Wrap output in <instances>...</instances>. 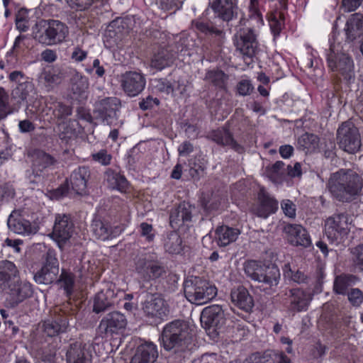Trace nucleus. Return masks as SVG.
Returning <instances> with one entry per match:
<instances>
[{
	"instance_id": "f257e3e1",
	"label": "nucleus",
	"mask_w": 363,
	"mask_h": 363,
	"mask_svg": "<svg viewBox=\"0 0 363 363\" xmlns=\"http://www.w3.org/2000/svg\"><path fill=\"white\" fill-rule=\"evenodd\" d=\"M191 338L189 324L184 320L177 319L163 327L159 340L164 350L171 352L174 362L181 363L185 358Z\"/></svg>"
},
{
	"instance_id": "f03ea898",
	"label": "nucleus",
	"mask_w": 363,
	"mask_h": 363,
	"mask_svg": "<svg viewBox=\"0 0 363 363\" xmlns=\"http://www.w3.org/2000/svg\"><path fill=\"white\" fill-rule=\"evenodd\" d=\"M328 186L335 199L349 203L360 194L363 187V179L352 169H340L331 174Z\"/></svg>"
},
{
	"instance_id": "7ed1b4c3",
	"label": "nucleus",
	"mask_w": 363,
	"mask_h": 363,
	"mask_svg": "<svg viewBox=\"0 0 363 363\" xmlns=\"http://www.w3.org/2000/svg\"><path fill=\"white\" fill-rule=\"evenodd\" d=\"M245 274L252 280L259 283L260 291L267 295L276 292L280 279L279 269L277 265L264 264L256 260H247L243 264Z\"/></svg>"
},
{
	"instance_id": "20e7f679",
	"label": "nucleus",
	"mask_w": 363,
	"mask_h": 363,
	"mask_svg": "<svg viewBox=\"0 0 363 363\" xmlns=\"http://www.w3.org/2000/svg\"><path fill=\"white\" fill-rule=\"evenodd\" d=\"M328 67L336 79L347 85L355 81L354 63L350 55L339 52L335 45H330L326 54Z\"/></svg>"
},
{
	"instance_id": "39448f33",
	"label": "nucleus",
	"mask_w": 363,
	"mask_h": 363,
	"mask_svg": "<svg viewBox=\"0 0 363 363\" xmlns=\"http://www.w3.org/2000/svg\"><path fill=\"white\" fill-rule=\"evenodd\" d=\"M186 299L194 304L201 305L211 301L217 295V289L209 281L199 277H191L184 282Z\"/></svg>"
},
{
	"instance_id": "423d86ee",
	"label": "nucleus",
	"mask_w": 363,
	"mask_h": 363,
	"mask_svg": "<svg viewBox=\"0 0 363 363\" xmlns=\"http://www.w3.org/2000/svg\"><path fill=\"white\" fill-rule=\"evenodd\" d=\"M337 141L340 148L350 154L358 152L362 145L359 130L350 121L343 122L338 128Z\"/></svg>"
},
{
	"instance_id": "0eeeda50",
	"label": "nucleus",
	"mask_w": 363,
	"mask_h": 363,
	"mask_svg": "<svg viewBox=\"0 0 363 363\" xmlns=\"http://www.w3.org/2000/svg\"><path fill=\"white\" fill-rule=\"evenodd\" d=\"M135 269L144 281L157 279L166 272L164 264L154 259L153 256L149 254H143L136 257Z\"/></svg>"
},
{
	"instance_id": "6e6552de",
	"label": "nucleus",
	"mask_w": 363,
	"mask_h": 363,
	"mask_svg": "<svg viewBox=\"0 0 363 363\" xmlns=\"http://www.w3.org/2000/svg\"><path fill=\"white\" fill-rule=\"evenodd\" d=\"M121 106V100L117 97L99 99L94 104V117L99 122L111 125L118 120Z\"/></svg>"
},
{
	"instance_id": "1a4fd4ad",
	"label": "nucleus",
	"mask_w": 363,
	"mask_h": 363,
	"mask_svg": "<svg viewBox=\"0 0 363 363\" xmlns=\"http://www.w3.org/2000/svg\"><path fill=\"white\" fill-rule=\"evenodd\" d=\"M236 50L239 51L243 58L251 59L258 50V41L255 30L250 27L240 28L233 37Z\"/></svg>"
},
{
	"instance_id": "9d476101",
	"label": "nucleus",
	"mask_w": 363,
	"mask_h": 363,
	"mask_svg": "<svg viewBox=\"0 0 363 363\" xmlns=\"http://www.w3.org/2000/svg\"><path fill=\"white\" fill-rule=\"evenodd\" d=\"M128 320L122 313L113 311L106 314L100 320L97 328L99 335L102 337H113L123 332Z\"/></svg>"
},
{
	"instance_id": "9b49d317",
	"label": "nucleus",
	"mask_w": 363,
	"mask_h": 363,
	"mask_svg": "<svg viewBox=\"0 0 363 363\" xmlns=\"http://www.w3.org/2000/svg\"><path fill=\"white\" fill-rule=\"evenodd\" d=\"M348 214L337 213L328 218L325 223V234L331 242H340L349 232Z\"/></svg>"
},
{
	"instance_id": "f8f14e48",
	"label": "nucleus",
	"mask_w": 363,
	"mask_h": 363,
	"mask_svg": "<svg viewBox=\"0 0 363 363\" xmlns=\"http://www.w3.org/2000/svg\"><path fill=\"white\" fill-rule=\"evenodd\" d=\"M124 230L123 225H112L110 221L104 217L96 216L93 218L90 232L92 236L99 240L105 241L119 236Z\"/></svg>"
},
{
	"instance_id": "ddd939ff",
	"label": "nucleus",
	"mask_w": 363,
	"mask_h": 363,
	"mask_svg": "<svg viewBox=\"0 0 363 363\" xmlns=\"http://www.w3.org/2000/svg\"><path fill=\"white\" fill-rule=\"evenodd\" d=\"M54 250L49 249L45 255V262L42 268L34 275L35 282L50 284L56 282L59 274V262Z\"/></svg>"
},
{
	"instance_id": "4468645a",
	"label": "nucleus",
	"mask_w": 363,
	"mask_h": 363,
	"mask_svg": "<svg viewBox=\"0 0 363 363\" xmlns=\"http://www.w3.org/2000/svg\"><path fill=\"white\" fill-rule=\"evenodd\" d=\"M208 8L214 13L215 18L229 23L239 16L238 0H209Z\"/></svg>"
},
{
	"instance_id": "2eb2a0df",
	"label": "nucleus",
	"mask_w": 363,
	"mask_h": 363,
	"mask_svg": "<svg viewBox=\"0 0 363 363\" xmlns=\"http://www.w3.org/2000/svg\"><path fill=\"white\" fill-rule=\"evenodd\" d=\"M74 231V224L70 214L58 213L55 215L51 237L57 242L60 248H62L72 238Z\"/></svg>"
},
{
	"instance_id": "dca6fc26",
	"label": "nucleus",
	"mask_w": 363,
	"mask_h": 363,
	"mask_svg": "<svg viewBox=\"0 0 363 363\" xmlns=\"http://www.w3.org/2000/svg\"><path fill=\"white\" fill-rule=\"evenodd\" d=\"M69 328V315L61 308H55L53 314L45 320L42 325L43 333L51 337L67 333Z\"/></svg>"
},
{
	"instance_id": "f3484780",
	"label": "nucleus",
	"mask_w": 363,
	"mask_h": 363,
	"mask_svg": "<svg viewBox=\"0 0 363 363\" xmlns=\"http://www.w3.org/2000/svg\"><path fill=\"white\" fill-rule=\"evenodd\" d=\"M226 315L220 305H211L204 308L201 314V323L206 330L218 335L217 330H221L225 324Z\"/></svg>"
},
{
	"instance_id": "a211bd4d",
	"label": "nucleus",
	"mask_w": 363,
	"mask_h": 363,
	"mask_svg": "<svg viewBox=\"0 0 363 363\" xmlns=\"http://www.w3.org/2000/svg\"><path fill=\"white\" fill-rule=\"evenodd\" d=\"M143 311L148 318L162 320L168 315L169 306L161 294H150L143 303Z\"/></svg>"
},
{
	"instance_id": "6ab92c4d",
	"label": "nucleus",
	"mask_w": 363,
	"mask_h": 363,
	"mask_svg": "<svg viewBox=\"0 0 363 363\" xmlns=\"http://www.w3.org/2000/svg\"><path fill=\"white\" fill-rule=\"evenodd\" d=\"M7 306L11 308L17 307L25 300L33 296L34 290L30 283L26 281H13L9 286Z\"/></svg>"
},
{
	"instance_id": "aec40b11",
	"label": "nucleus",
	"mask_w": 363,
	"mask_h": 363,
	"mask_svg": "<svg viewBox=\"0 0 363 363\" xmlns=\"http://www.w3.org/2000/svg\"><path fill=\"white\" fill-rule=\"evenodd\" d=\"M120 83L125 94L130 97H134L144 90L146 79L140 72L127 71L121 74Z\"/></svg>"
},
{
	"instance_id": "412c9836",
	"label": "nucleus",
	"mask_w": 363,
	"mask_h": 363,
	"mask_svg": "<svg viewBox=\"0 0 363 363\" xmlns=\"http://www.w3.org/2000/svg\"><path fill=\"white\" fill-rule=\"evenodd\" d=\"M63 72L57 66H47L38 77V84L47 92L52 91L63 79Z\"/></svg>"
},
{
	"instance_id": "4be33fe9",
	"label": "nucleus",
	"mask_w": 363,
	"mask_h": 363,
	"mask_svg": "<svg viewBox=\"0 0 363 363\" xmlns=\"http://www.w3.org/2000/svg\"><path fill=\"white\" fill-rule=\"evenodd\" d=\"M91 175V169L87 166H79L74 169L69 178L72 190L79 195L86 194Z\"/></svg>"
},
{
	"instance_id": "5701e85b",
	"label": "nucleus",
	"mask_w": 363,
	"mask_h": 363,
	"mask_svg": "<svg viewBox=\"0 0 363 363\" xmlns=\"http://www.w3.org/2000/svg\"><path fill=\"white\" fill-rule=\"evenodd\" d=\"M258 203L253 208L254 213L258 217L267 218L278 210L279 203L264 189H261L257 196Z\"/></svg>"
},
{
	"instance_id": "b1692460",
	"label": "nucleus",
	"mask_w": 363,
	"mask_h": 363,
	"mask_svg": "<svg viewBox=\"0 0 363 363\" xmlns=\"http://www.w3.org/2000/svg\"><path fill=\"white\" fill-rule=\"evenodd\" d=\"M284 231L287 235V239L290 244L294 246L303 247H310L311 240L307 230L301 225L287 224L284 228Z\"/></svg>"
},
{
	"instance_id": "393cba45",
	"label": "nucleus",
	"mask_w": 363,
	"mask_h": 363,
	"mask_svg": "<svg viewBox=\"0 0 363 363\" xmlns=\"http://www.w3.org/2000/svg\"><path fill=\"white\" fill-rule=\"evenodd\" d=\"M285 295L289 300L290 310L296 312L306 311L312 300L311 294L300 288L291 289Z\"/></svg>"
},
{
	"instance_id": "a878e982",
	"label": "nucleus",
	"mask_w": 363,
	"mask_h": 363,
	"mask_svg": "<svg viewBox=\"0 0 363 363\" xmlns=\"http://www.w3.org/2000/svg\"><path fill=\"white\" fill-rule=\"evenodd\" d=\"M207 138L219 145L229 146L238 153L244 152V147L235 140L233 134L226 127L211 131Z\"/></svg>"
},
{
	"instance_id": "bb28decb",
	"label": "nucleus",
	"mask_w": 363,
	"mask_h": 363,
	"mask_svg": "<svg viewBox=\"0 0 363 363\" xmlns=\"http://www.w3.org/2000/svg\"><path fill=\"white\" fill-rule=\"evenodd\" d=\"M194 208V206L185 201L173 208L169 215V224L172 228H178L191 221L192 213Z\"/></svg>"
},
{
	"instance_id": "cd10ccee",
	"label": "nucleus",
	"mask_w": 363,
	"mask_h": 363,
	"mask_svg": "<svg viewBox=\"0 0 363 363\" xmlns=\"http://www.w3.org/2000/svg\"><path fill=\"white\" fill-rule=\"evenodd\" d=\"M116 304V294L110 289L101 290L94 297L93 312L99 314L115 307Z\"/></svg>"
},
{
	"instance_id": "c85d7f7f",
	"label": "nucleus",
	"mask_w": 363,
	"mask_h": 363,
	"mask_svg": "<svg viewBox=\"0 0 363 363\" xmlns=\"http://www.w3.org/2000/svg\"><path fill=\"white\" fill-rule=\"evenodd\" d=\"M7 225L10 230L20 235H29L37 232V228L29 220L13 213L9 216Z\"/></svg>"
},
{
	"instance_id": "c756f323",
	"label": "nucleus",
	"mask_w": 363,
	"mask_h": 363,
	"mask_svg": "<svg viewBox=\"0 0 363 363\" xmlns=\"http://www.w3.org/2000/svg\"><path fill=\"white\" fill-rule=\"evenodd\" d=\"M230 299L235 306L245 312L250 311L254 306V301L252 296L247 289L242 286L232 289Z\"/></svg>"
},
{
	"instance_id": "7c9ffc66",
	"label": "nucleus",
	"mask_w": 363,
	"mask_h": 363,
	"mask_svg": "<svg viewBox=\"0 0 363 363\" xmlns=\"http://www.w3.org/2000/svg\"><path fill=\"white\" fill-rule=\"evenodd\" d=\"M157 357V346L147 342L138 347L130 363H154Z\"/></svg>"
},
{
	"instance_id": "2f4dec72",
	"label": "nucleus",
	"mask_w": 363,
	"mask_h": 363,
	"mask_svg": "<svg viewBox=\"0 0 363 363\" xmlns=\"http://www.w3.org/2000/svg\"><path fill=\"white\" fill-rule=\"evenodd\" d=\"M175 58L176 52L173 50L171 46L161 48L153 55L150 65L152 68L160 71L167 67L171 66Z\"/></svg>"
},
{
	"instance_id": "473e14b6",
	"label": "nucleus",
	"mask_w": 363,
	"mask_h": 363,
	"mask_svg": "<svg viewBox=\"0 0 363 363\" xmlns=\"http://www.w3.org/2000/svg\"><path fill=\"white\" fill-rule=\"evenodd\" d=\"M18 270L15 264L9 260L0 261V291L7 290L18 277Z\"/></svg>"
},
{
	"instance_id": "72a5a7b5",
	"label": "nucleus",
	"mask_w": 363,
	"mask_h": 363,
	"mask_svg": "<svg viewBox=\"0 0 363 363\" xmlns=\"http://www.w3.org/2000/svg\"><path fill=\"white\" fill-rule=\"evenodd\" d=\"M35 94V86L33 82L28 80L19 82L11 94V98L16 101L18 109L23 101H27L30 97H33Z\"/></svg>"
},
{
	"instance_id": "f704fd0d",
	"label": "nucleus",
	"mask_w": 363,
	"mask_h": 363,
	"mask_svg": "<svg viewBox=\"0 0 363 363\" xmlns=\"http://www.w3.org/2000/svg\"><path fill=\"white\" fill-rule=\"evenodd\" d=\"M347 40L354 41L363 35V15L355 13L347 21L345 28Z\"/></svg>"
},
{
	"instance_id": "c9c22d12",
	"label": "nucleus",
	"mask_w": 363,
	"mask_h": 363,
	"mask_svg": "<svg viewBox=\"0 0 363 363\" xmlns=\"http://www.w3.org/2000/svg\"><path fill=\"white\" fill-rule=\"evenodd\" d=\"M359 281V278L351 274H341L335 277L333 281V291L338 295L345 296L351 288Z\"/></svg>"
},
{
	"instance_id": "e433bc0d",
	"label": "nucleus",
	"mask_w": 363,
	"mask_h": 363,
	"mask_svg": "<svg viewBox=\"0 0 363 363\" xmlns=\"http://www.w3.org/2000/svg\"><path fill=\"white\" fill-rule=\"evenodd\" d=\"M240 234L238 228L223 225L216 229L215 240L219 247H225L235 242Z\"/></svg>"
},
{
	"instance_id": "4c0bfd02",
	"label": "nucleus",
	"mask_w": 363,
	"mask_h": 363,
	"mask_svg": "<svg viewBox=\"0 0 363 363\" xmlns=\"http://www.w3.org/2000/svg\"><path fill=\"white\" fill-rule=\"evenodd\" d=\"M104 179L112 189L125 192L128 189V182L125 176L111 168L104 172Z\"/></svg>"
},
{
	"instance_id": "58836bf2",
	"label": "nucleus",
	"mask_w": 363,
	"mask_h": 363,
	"mask_svg": "<svg viewBox=\"0 0 363 363\" xmlns=\"http://www.w3.org/2000/svg\"><path fill=\"white\" fill-rule=\"evenodd\" d=\"M31 156L33 157V166L42 172L46 168L55 167L58 164V160L52 155L41 150H34Z\"/></svg>"
},
{
	"instance_id": "ea45409f",
	"label": "nucleus",
	"mask_w": 363,
	"mask_h": 363,
	"mask_svg": "<svg viewBox=\"0 0 363 363\" xmlns=\"http://www.w3.org/2000/svg\"><path fill=\"white\" fill-rule=\"evenodd\" d=\"M50 19L38 21L33 28V38L41 44L50 45Z\"/></svg>"
},
{
	"instance_id": "a19ab883",
	"label": "nucleus",
	"mask_w": 363,
	"mask_h": 363,
	"mask_svg": "<svg viewBox=\"0 0 363 363\" xmlns=\"http://www.w3.org/2000/svg\"><path fill=\"white\" fill-rule=\"evenodd\" d=\"M69 33L68 27L58 20L50 19V45L63 42Z\"/></svg>"
},
{
	"instance_id": "79ce46f5",
	"label": "nucleus",
	"mask_w": 363,
	"mask_h": 363,
	"mask_svg": "<svg viewBox=\"0 0 363 363\" xmlns=\"http://www.w3.org/2000/svg\"><path fill=\"white\" fill-rule=\"evenodd\" d=\"M191 25L197 31L205 35L220 36L223 33V30L219 26H217L215 22L205 21L203 18L193 20Z\"/></svg>"
},
{
	"instance_id": "37998d69",
	"label": "nucleus",
	"mask_w": 363,
	"mask_h": 363,
	"mask_svg": "<svg viewBox=\"0 0 363 363\" xmlns=\"http://www.w3.org/2000/svg\"><path fill=\"white\" fill-rule=\"evenodd\" d=\"M67 363H89L90 359L85 354L81 344L70 345L66 353Z\"/></svg>"
},
{
	"instance_id": "c03bdc74",
	"label": "nucleus",
	"mask_w": 363,
	"mask_h": 363,
	"mask_svg": "<svg viewBox=\"0 0 363 363\" xmlns=\"http://www.w3.org/2000/svg\"><path fill=\"white\" fill-rule=\"evenodd\" d=\"M319 141L320 139L318 135L306 133L298 138L297 147L306 153H311L318 147Z\"/></svg>"
},
{
	"instance_id": "a18cd8bd",
	"label": "nucleus",
	"mask_w": 363,
	"mask_h": 363,
	"mask_svg": "<svg viewBox=\"0 0 363 363\" xmlns=\"http://www.w3.org/2000/svg\"><path fill=\"white\" fill-rule=\"evenodd\" d=\"M56 283L65 290L67 296H70L74 291L75 276L73 273L62 269Z\"/></svg>"
},
{
	"instance_id": "49530a36",
	"label": "nucleus",
	"mask_w": 363,
	"mask_h": 363,
	"mask_svg": "<svg viewBox=\"0 0 363 363\" xmlns=\"http://www.w3.org/2000/svg\"><path fill=\"white\" fill-rule=\"evenodd\" d=\"M18 111V107L15 103L9 104V96L4 87H0V119H4L9 114Z\"/></svg>"
},
{
	"instance_id": "de8ad7c7",
	"label": "nucleus",
	"mask_w": 363,
	"mask_h": 363,
	"mask_svg": "<svg viewBox=\"0 0 363 363\" xmlns=\"http://www.w3.org/2000/svg\"><path fill=\"white\" fill-rule=\"evenodd\" d=\"M182 243L179 235L177 232L172 231L167 234L164 247L165 250L170 254H179L182 250Z\"/></svg>"
},
{
	"instance_id": "09e8293b",
	"label": "nucleus",
	"mask_w": 363,
	"mask_h": 363,
	"mask_svg": "<svg viewBox=\"0 0 363 363\" xmlns=\"http://www.w3.org/2000/svg\"><path fill=\"white\" fill-rule=\"evenodd\" d=\"M204 79L211 82L216 87L225 89L228 76L222 70L213 69L207 71Z\"/></svg>"
},
{
	"instance_id": "8fccbe9b",
	"label": "nucleus",
	"mask_w": 363,
	"mask_h": 363,
	"mask_svg": "<svg viewBox=\"0 0 363 363\" xmlns=\"http://www.w3.org/2000/svg\"><path fill=\"white\" fill-rule=\"evenodd\" d=\"M283 273L285 278L297 284L307 283L308 279L307 275L298 269L292 268L289 263L284 264Z\"/></svg>"
},
{
	"instance_id": "3c124183",
	"label": "nucleus",
	"mask_w": 363,
	"mask_h": 363,
	"mask_svg": "<svg viewBox=\"0 0 363 363\" xmlns=\"http://www.w3.org/2000/svg\"><path fill=\"white\" fill-rule=\"evenodd\" d=\"M152 90L157 93L169 95L172 94L174 89L172 83L165 78H155L150 82Z\"/></svg>"
},
{
	"instance_id": "603ef678",
	"label": "nucleus",
	"mask_w": 363,
	"mask_h": 363,
	"mask_svg": "<svg viewBox=\"0 0 363 363\" xmlns=\"http://www.w3.org/2000/svg\"><path fill=\"white\" fill-rule=\"evenodd\" d=\"M201 204L204 211L210 213L218 209L220 198L218 195L213 194L203 195L201 199Z\"/></svg>"
},
{
	"instance_id": "864d4df0",
	"label": "nucleus",
	"mask_w": 363,
	"mask_h": 363,
	"mask_svg": "<svg viewBox=\"0 0 363 363\" xmlns=\"http://www.w3.org/2000/svg\"><path fill=\"white\" fill-rule=\"evenodd\" d=\"M207 168V162L203 159H196L191 164L189 174L195 180H199L205 174Z\"/></svg>"
},
{
	"instance_id": "5fc2aeb1",
	"label": "nucleus",
	"mask_w": 363,
	"mask_h": 363,
	"mask_svg": "<svg viewBox=\"0 0 363 363\" xmlns=\"http://www.w3.org/2000/svg\"><path fill=\"white\" fill-rule=\"evenodd\" d=\"M72 90L79 95L84 93L89 88V81L86 77L77 73L72 78Z\"/></svg>"
},
{
	"instance_id": "6e6d98bb",
	"label": "nucleus",
	"mask_w": 363,
	"mask_h": 363,
	"mask_svg": "<svg viewBox=\"0 0 363 363\" xmlns=\"http://www.w3.org/2000/svg\"><path fill=\"white\" fill-rule=\"evenodd\" d=\"M284 166V162L277 161L273 164L266 167L265 173L272 181L276 182L283 175Z\"/></svg>"
},
{
	"instance_id": "4d7b16f0",
	"label": "nucleus",
	"mask_w": 363,
	"mask_h": 363,
	"mask_svg": "<svg viewBox=\"0 0 363 363\" xmlns=\"http://www.w3.org/2000/svg\"><path fill=\"white\" fill-rule=\"evenodd\" d=\"M108 0H67V3L70 8L77 11H86L89 9L94 4L100 3L104 5Z\"/></svg>"
},
{
	"instance_id": "13d9d810",
	"label": "nucleus",
	"mask_w": 363,
	"mask_h": 363,
	"mask_svg": "<svg viewBox=\"0 0 363 363\" xmlns=\"http://www.w3.org/2000/svg\"><path fill=\"white\" fill-rule=\"evenodd\" d=\"M91 159L93 162L99 163L102 166H108L111 163L112 155L106 149H101L91 154Z\"/></svg>"
},
{
	"instance_id": "bf43d9fd",
	"label": "nucleus",
	"mask_w": 363,
	"mask_h": 363,
	"mask_svg": "<svg viewBox=\"0 0 363 363\" xmlns=\"http://www.w3.org/2000/svg\"><path fill=\"white\" fill-rule=\"evenodd\" d=\"M59 138L62 140H67L76 135V130L74 128L73 122L71 121L62 122L58 126Z\"/></svg>"
},
{
	"instance_id": "052dcab7",
	"label": "nucleus",
	"mask_w": 363,
	"mask_h": 363,
	"mask_svg": "<svg viewBox=\"0 0 363 363\" xmlns=\"http://www.w3.org/2000/svg\"><path fill=\"white\" fill-rule=\"evenodd\" d=\"M350 305L354 308H359L363 303V292L358 288H351L345 294Z\"/></svg>"
},
{
	"instance_id": "680f3d73",
	"label": "nucleus",
	"mask_w": 363,
	"mask_h": 363,
	"mask_svg": "<svg viewBox=\"0 0 363 363\" xmlns=\"http://www.w3.org/2000/svg\"><path fill=\"white\" fill-rule=\"evenodd\" d=\"M284 15L281 13L274 14L269 20V26L274 36L279 35L284 26Z\"/></svg>"
},
{
	"instance_id": "e2e57ef3",
	"label": "nucleus",
	"mask_w": 363,
	"mask_h": 363,
	"mask_svg": "<svg viewBox=\"0 0 363 363\" xmlns=\"http://www.w3.org/2000/svg\"><path fill=\"white\" fill-rule=\"evenodd\" d=\"M236 88L238 94L243 96L250 95L254 90L252 84L248 79L240 80L238 83Z\"/></svg>"
},
{
	"instance_id": "0e129e2a",
	"label": "nucleus",
	"mask_w": 363,
	"mask_h": 363,
	"mask_svg": "<svg viewBox=\"0 0 363 363\" xmlns=\"http://www.w3.org/2000/svg\"><path fill=\"white\" fill-rule=\"evenodd\" d=\"M275 350H267L262 354L257 353L254 354L255 363H274L275 362Z\"/></svg>"
},
{
	"instance_id": "69168bd1",
	"label": "nucleus",
	"mask_w": 363,
	"mask_h": 363,
	"mask_svg": "<svg viewBox=\"0 0 363 363\" xmlns=\"http://www.w3.org/2000/svg\"><path fill=\"white\" fill-rule=\"evenodd\" d=\"M72 108L62 103H57L54 110L55 117L59 119L65 118L72 115Z\"/></svg>"
},
{
	"instance_id": "338daca9",
	"label": "nucleus",
	"mask_w": 363,
	"mask_h": 363,
	"mask_svg": "<svg viewBox=\"0 0 363 363\" xmlns=\"http://www.w3.org/2000/svg\"><path fill=\"white\" fill-rule=\"evenodd\" d=\"M354 264L359 270L363 271V245H358L352 250Z\"/></svg>"
},
{
	"instance_id": "774afa93",
	"label": "nucleus",
	"mask_w": 363,
	"mask_h": 363,
	"mask_svg": "<svg viewBox=\"0 0 363 363\" xmlns=\"http://www.w3.org/2000/svg\"><path fill=\"white\" fill-rule=\"evenodd\" d=\"M281 208L285 216L289 218L296 216V205L289 199L283 200L281 203Z\"/></svg>"
}]
</instances>
